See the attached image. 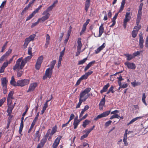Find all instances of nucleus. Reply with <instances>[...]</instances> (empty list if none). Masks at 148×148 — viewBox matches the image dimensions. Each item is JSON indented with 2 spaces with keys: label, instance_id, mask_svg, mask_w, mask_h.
I'll list each match as a JSON object with an SVG mask.
<instances>
[{
  "label": "nucleus",
  "instance_id": "nucleus-1",
  "mask_svg": "<svg viewBox=\"0 0 148 148\" xmlns=\"http://www.w3.org/2000/svg\"><path fill=\"white\" fill-rule=\"evenodd\" d=\"M32 56L30 55L23 59V58H18L16 61L15 64L13 66V69L14 71L16 69H23L25 64L32 58Z\"/></svg>",
  "mask_w": 148,
  "mask_h": 148
},
{
  "label": "nucleus",
  "instance_id": "nucleus-2",
  "mask_svg": "<svg viewBox=\"0 0 148 148\" xmlns=\"http://www.w3.org/2000/svg\"><path fill=\"white\" fill-rule=\"evenodd\" d=\"M143 5V3H141L139 6L136 20V24L137 26H135L134 28V30L137 31L138 32V31L141 28V26L138 25L141 18L142 14V10Z\"/></svg>",
  "mask_w": 148,
  "mask_h": 148
},
{
  "label": "nucleus",
  "instance_id": "nucleus-3",
  "mask_svg": "<svg viewBox=\"0 0 148 148\" xmlns=\"http://www.w3.org/2000/svg\"><path fill=\"white\" fill-rule=\"evenodd\" d=\"M58 1L57 0L54 1L51 5L48 7L47 9L43 12L42 15L44 16L42 17V21H45L49 18L50 14L48 12L52 10L53 8L55 7V4L58 3Z\"/></svg>",
  "mask_w": 148,
  "mask_h": 148
},
{
  "label": "nucleus",
  "instance_id": "nucleus-4",
  "mask_svg": "<svg viewBox=\"0 0 148 148\" xmlns=\"http://www.w3.org/2000/svg\"><path fill=\"white\" fill-rule=\"evenodd\" d=\"M91 90L90 88H87L83 91L81 92L79 94V100L83 102L85 101L88 98L86 95L89 93Z\"/></svg>",
  "mask_w": 148,
  "mask_h": 148
},
{
  "label": "nucleus",
  "instance_id": "nucleus-5",
  "mask_svg": "<svg viewBox=\"0 0 148 148\" xmlns=\"http://www.w3.org/2000/svg\"><path fill=\"white\" fill-rule=\"evenodd\" d=\"M36 35L35 34H33L29 36L26 38L24 41V43L23 45V47L24 49L27 48L29 43L32 41H33Z\"/></svg>",
  "mask_w": 148,
  "mask_h": 148
},
{
  "label": "nucleus",
  "instance_id": "nucleus-6",
  "mask_svg": "<svg viewBox=\"0 0 148 148\" xmlns=\"http://www.w3.org/2000/svg\"><path fill=\"white\" fill-rule=\"evenodd\" d=\"M30 82L29 79H24L18 80L17 82V85L18 86L23 87L28 85Z\"/></svg>",
  "mask_w": 148,
  "mask_h": 148
},
{
  "label": "nucleus",
  "instance_id": "nucleus-7",
  "mask_svg": "<svg viewBox=\"0 0 148 148\" xmlns=\"http://www.w3.org/2000/svg\"><path fill=\"white\" fill-rule=\"evenodd\" d=\"M53 69L49 68L47 69L45 71V75L43 76V79L45 80L47 78L50 79L51 77Z\"/></svg>",
  "mask_w": 148,
  "mask_h": 148
},
{
  "label": "nucleus",
  "instance_id": "nucleus-8",
  "mask_svg": "<svg viewBox=\"0 0 148 148\" xmlns=\"http://www.w3.org/2000/svg\"><path fill=\"white\" fill-rule=\"evenodd\" d=\"M82 38H78V40L77 41V51L76 53L75 56H79L81 51V49L82 46V44L81 42Z\"/></svg>",
  "mask_w": 148,
  "mask_h": 148
},
{
  "label": "nucleus",
  "instance_id": "nucleus-9",
  "mask_svg": "<svg viewBox=\"0 0 148 148\" xmlns=\"http://www.w3.org/2000/svg\"><path fill=\"white\" fill-rule=\"evenodd\" d=\"M12 49H9L8 51L0 58V63L3 61L5 59L7 58L12 52Z\"/></svg>",
  "mask_w": 148,
  "mask_h": 148
},
{
  "label": "nucleus",
  "instance_id": "nucleus-10",
  "mask_svg": "<svg viewBox=\"0 0 148 148\" xmlns=\"http://www.w3.org/2000/svg\"><path fill=\"white\" fill-rule=\"evenodd\" d=\"M110 111H107L103 112V113L98 115L97 117H95L94 120L95 121H97L98 119L104 117L108 116L110 114Z\"/></svg>",
  "mask_w": 148,
  "mask_h": 148
},
{
  "label": "nucleus",
  "instance_id": "nucleus-11",
  "mask_svg": "<svg viewBox=\"0 0 148 148\" xmlns=\"http://www.w3.org/2000/svg\"><path fill=\"white\" fill-rule=\"evenodd\" d=\"M38 85V84L37 82H34L30 84L28 89L27 91V92H29L34 91Z\"/></svg>",
  "mask_w": 148,
  "mask_h": 148
},
{
  "label": "nucleus",
  "instance_id": "nucleus-12",
  "mask_svg": "<svg viewBox=\"0 0 148 148\" xmlns=\"http://www.w3.org/2000/svg\"><path fill=\"white\" fill-rule=\"evenodd\" d=\"M129 16L130 12H127L123 22V26L124 29H125L126 27L127 23L130 21V19L129 18Z\"/></svg>",
  "mask_w": 148,
  "mask_h": 148
},
{
  "label": "nucleus",
  "instance_id": "nucleus-13",
  "mask_svg": "<svg viewBox=\"0 0 148 148\" xmlns=\"http://www.w3.org/2000/svg\"><path fill=\"white\" fill-rule=\"evenodd\" d=\"M62 137L61 136H59L56 138L52 145L53 148H57L59 144L60 140L61 139Z\"/></svg>",
  "mask_w": 148,
  "mask_h": 148
},
{
  "label": "nucleus",
  "instance_id": "nucleus-14",
  "mask_svg": "<svg viewBox=\"0 0 148 148\" xmlns=\"http://www.w3.org/2000/svg\"><path fill=\"white\" fill-rule=\"evenodd\" d=\"M8 106V108L7 112L8 113V116H11L12 110L14 107V105H12V104L7 105Z\"/></svg>",
  "mask_w": 148,
  "mask_h": 148
},
{
  "label": "nucleus",
  "instance_id": "nucleus-15",
  "mask_svg": "<svg viewBox=\"0 0 148 148\" xmlns=\"http://www.w3.org/2000/svg\"><path fill=\"white\" fill-rule=\"evenodd\" d=\"M103 26V24H102L99 27V34L98 36H96L95 35V33H94L93 34L95 37H100L101 36L102 34L104 32V28Z\"/></svg>",
  "mask_w": 148,
  "mask_h": 148
},
{
  "label": "nucleus",
  "instance_id": "nucleus-16",
  "mask_svg": "<svg viewBox=\"0 0 148 148\" xmlns=\"http://www.w3.org/2000/svg\"><path fill=\"white\" fill-rule=\"evenodd\" d=\"M129 132L130 131L128 132V130L127 129L125 130L123 139V141L125 146L127 145L128 144V143L127 142L126 140L127 139V134H128Z\"/></svg>",
  "mask_w": 148,
  "mask_h": 148
},
{
  "label": "nucleus",
  "instance_id": "nucleus-17",
  "mask_svg": "<svg viewBox=\"0 0 148 148\" xmlns=\"http://www.w3.org/2000/svg\"><path fill=\"white\" fill-rule=\"evenodd\" d=\"M39 131L38 130L36 131L34 135V141H36L37 138L38 139V142L40 140V134H39Z\"/></svg>",
  "mask_w": 148,
  "mask_h": 148
},
{
  "label": "nucleus",
  "instance_id": "nucleus-18",
  "mask_svg": "<svg viewBox=\"0 0 148 148\" xmlns=\"http://www.w3.org/2000/svg\"><path fill=\"white\" fill-rule=\"evenodd\" d=\"M105 46L106 43L104 42L101 46L99 47L97 49L95 50V53L97 54L99 53L105 47Z\"/></svg>",
  "mask_w": 148,
  "mask_h": 148
},
{
  "label": "nucleus",
  "instance_id": "nucleus-19",
  "mask_svg": "<svg viewBox=\"0 0 148 148\" xmlns=\"http://www.w3.org/2000/svg\"><path fill=\"white\" fill-rule=\"evenodd\" d=\"M90 0H86L85 3L84 5V8L86 12H87L88 11V8H89L90 2Z\"/></svg>",
  "mask_w": 148,
  "mask_h": 148
},
{
  "label": "nucleus",
  "instance_id": "nucleus-20",
  "mask_svg": "<svg viewBox=\"0 0 148 148\" xmlns=\"http://www.w3.org/2000/svg\"><path fill=\"white\" fill-rule=\"evenodd\" d=\"M50 37L49 34H47L46 35V43L45 44V47L46 48H47L49 45L50 43Z\"/></svg>",
  "mask_w": 148,
  "mask_h": 148
},
{
  "label": "nucleus",
  "instance_id": "nucleus-21",
  "mask_svg": "<svg viewBox=\"0 0 148 148\" xmlns=\"http://www.w3.org/2000/svg\"><path fill=\"white\" fill-rule=\"evenodd\" d=\"M79 124V123L78 121V119H77V117H76L74 120L73 123L74 128V129H76L77 127V126Z\"/></svg>",
  "mask_w": 148,
  "mask_h": 148
},
{
  "label": "nucleus",
  "instance_id": "nucleus-22",
  "mask_svg": "<svg viewBox=\"0 0 148 148\" xmlns=\"http://www.w3.org/2000/svg\"><path fill=\"white\" fill-rule=\"evenodd\" d=\"M95 60H93L90 62L85 67L84 69V71H86L93 64H95Z\"/></svg>",
  "mask_w": 148,
  "mask_h": 148
},
{
  "label": "nucleus",
  "instance_id": "nucleus-23",
  "mask_svg": "<svg viewBox=\"0 0 148 148\" xmlns=\"http://www.w3.org/2000/svg\"><path fill=\"white\" fill-rule=\"evenodd\" d=\"M110 85L109 83L105 85L103 87V89L100 90V92L101 94H102L104 92L107 91L108 88L110 86Z\"/></svg>",
  "mask_w": 148,
  "mask_h": 148
},
{
  "label": "nucleus",
  "instance_id": "nucleus-24",
  "mask_svg": "<svg viewBox=\"0 0 148 148\" xmlns=\"http://www.w3.org/2000/svg\"><path fill=\"white\" fill-rule=\"evenodd\" d=\"M1 80L2 86H7V84L8 82V80L6 79V78H2Z\"/></svg>",
  "mask_w": 148,
  "mask_h": 148
},
{
  "label": "nucleus",
  "instance_id": "nucleus-25",
  "mask_svg": "<svg viewBox=\"0 0 148 148\" xmlns=\"http://www.w3.org/2000/svg\"><path fill=\"white\" fill-rule=\"evenodd\" d=\"M83 132L86 133V134L83 135L81 137L80 139L81 140L87 138L90 133L86 130L83 131Z\"/></svg>",
  "mask_w": 148,
  "mask_h": 148
},
{
  "label": "nucleus",
  "instance_id": "nucleus-26",
  "mask_svg": "<svg viewBox=\"0 0 148 148\" xmlns=\"http://www.w3.org/2000/svg\"><path fill=\"white\" fill-rule=\"evenodd\" d=\"M10 84L14 86H17V82H16L14 76H12L11 78V80L10 81Z\"/></svg>",
  "mask_w": 148,
  "mask_h": 148
},
{
  "label": "nucleus",
  "instance_id": "nucleus-27",
  "mask_svg": "<svg viewBox=\"0 0 148 148\" xmlns=\"http://www.w3.org/2000/svg\"><path fill=\"white\" fill-rule=\"evenodd\" d=\"M57 126L55 125L52 128L50 134V135L52 136L54 133H55L57 131Z\"/></svg>",
  "mask_w": 148,
  "mask_h": 148
},
{
  "label": "nucleus",
  "instance_id": "nucleus-28",
  "mask_svg": "<svg viewBox=\"0 0 148 148\" xmlns=\"http://www.w3.org/2000/svg\"><path fill=\"white\" fill-rule=\"evenodd\" d=\"M40 20H41V21L42 22H43L45 21H42V17L38 19L37 21L36 22L34 23H33L32 24V25L31 26V28H33L34 26L37 25L39 23Z\"/></svg>",
  "mask_w": 148,
  "mask_h": 148
},
{
  "label": "nucleus",
  "instance_id": "nucleus-29",
  "mask_svg": "<svg viewBox=\"0 0 148 148\" xmlns=\"http://www.w3.org/2000/svg\"><path fill=\"white\" fill-rule=\"evenodd\" d=\"M43 58L44 57L43 56H39L37 59L36 62L41 64Z\"/></svg>",
  "mask_w": 148,
  "mask_h": 148
},
{
  "label": "nucleus",
  "instance_id": "nucleus-30",
  "mask_svg": "<svg viewBox=\"0 0 148 148\" xmlns=\"http://www.w3.org/2000/svg\"><path fill=\"white\" fill-rule=\"evenodd\" d=\"M90 121L88 120H85L84 122H83L82 124V126L86 128V125L88 124Z\"/></svg>",
  "mask_w": 148,
  "mask_h": 148
},
{
  "label": "nucleus",
  "instance_id": "nucleus-31",
  "mask_svg": "<svg viewBox=\"0 0 148 148\" xmlns=\"http://www.w3.org/2000/svg\"><path fill=\"white\" fill-rule=\"evenodd\" d=\"M20 69H16L15 70H18V71L17 72V77H20L22 75L23 73V71H20Z\"/></svg>",
  "mask_w": 148,
  "mask_h": 148
},
{
  "label": "nucleus",
  "instance_id": "nucleus-32",
  "mask_svg": "<svg viewBox=\"0 0 148 148\" xmlns=\"http://www.w3.org/2000/svg\"><path fill=\"white\" fill-rule=\"evenodd\" d=\"M87 60V58L86 57L85 58H84L82 60H81L78 61V65H80L84 63Z\"/></svg>",
  "mask_w": 148,
  "mask_h": 148
},
{
  "label": "nucleus",
  "instance_id": "nucleus-33",
  "mask_svg": "<svg viewBox=\"0 0 148 148\" xmlns=\"http://www.w3.org/2000/svg\"><path fill=\"white\" fill-rule=\"evenodd\" d=\"M56 63V60H54L52 61L51 62V64L50 65V67L49 68L51 69H53L54 68L55 65Z\"/></svg>",
  "mask_w": 148,
  "mask_h": 148
},
{
  "label": "nucleus",
  "instance_id": "nucleus-34",
  "mask_svg": "<svg viewBox=\"0 0 148 148\" xmlns=\"http://www.w3.org/2000/svg\"><path fill=\"white\" fill-rule=\"evenodd\" d=\"M131 84L132 86L133 87H135L136 86H139L140 85L141 83L140 82H136V80H135L133 82H132Z\"/></svg>",
  "mask_w": 148,
  "mask_h": 148
},
{
  "label": "nucleus",
  "instance_id": "nucleus-35",
  "mask_svg": "<svg viewBox=\"0 0 148 148\" xmlns=\"http://www.w3.org/2000/svg\"><path fill=\"white\" fill-rule=\"evenodd\" d=\"M145 93H144L143 94V96L142 99V100L143 103L146 105L147 106V104L146 102L145 101V99L146 98Z\"/></svg>",
  "mask_w": 148,
  "mask_h": 148
},
{
  "label": "nucleus",
  "instance_id": "nucleus-36",
  "mask_svg": "<svg viewBox=\"0 0 148 148\" xmlns=\"http://www.w3.org/2000/svg\"><path fill=\"white\" fill-rule=\"evenodd\" d=\"M86 26L83 25L82 27V29L80 32V35H81L82 34L84 33L86 29Z\"/></svg>",
  "mask_w": 148,
  "mask_h": 148
},
{
  "label": "nucleus",
  "instance_id": "nucleus-37",
  "mask_svg": "<svg viewBox=\"0 0 148 148\" xmlns=\"http://www.w3.org/2000/svg\"><path fill=\"white\" fill-rule=\"evenodd\" d=\"M143 39H139V45L140 48H143Z\"/></svg>",
  "mask_w": 148,
  "mask_h": 148
},
{
  "label": "nucleus",
  "instance_id": "nucleus-38",
  "mask_svg": "<svg viewBox=\"0 0 148 148\" xmlns=\"http://www.w3.org/2000/svg\"><path fill=\"white\" fill-rule=\"evenodd\" d=\"M65 50V48L64 47V49L60 52L59 58L62 59V57L64 55Z\"/></svg>",
  "mask_w": 148,
  "mask_h": 148
},
{
  "label": "nucleus",
  "instance_id": "nucleus-39",
  "mask_svg": "<svg viewBox=\"0 0 148 148\" xmlns=\"http://www.w3.org/2000/svg\"><path fill=\"white\" fill-rule=\"evenodd\" d=\"M47 139L44 137H43L42 139L41 140L40 143L44 146L45 144L47 141Z\"/></svg>",
  "mask_w": 148,
  "mask_h": 148
},
{
  "label": "nucleus",
  "instance_id": "nucleus-40",
  "mask_svg": "<svg viewBox=\"0 0 148 148\" xmlns=\"http://www.w3.org/2000/svg\"><path fill=\"white\" fill-rule=\"evenodd\" d=\"M138 32L137 31L134 30L132 33V37L134 38H135L137 36Z\"/></svg>",
  "mask_w": 148,
  "mask_h": 148
},
{
  "label": "nucleus",
  "instance_id": "nucleus-41",
  "mask_svg": "<svg viewBox=\"0 0 148 148\" xmlns=\"http://www.w3.org/2000/svg\"><path fill=\"white\" fill-rule=\"evenodd\" d=\"M13 91H10L8 94L7 98H13Z\"/></svg>",
  "mask_w": 148,
  "mask_h": 148
},
{
  "label": "nucleus",
  "instance_id": "nucleus-42",
  "mask_svg": "<svg viewBox=\"0 0 148 148\" xmlns=\"http://www.w3.org/2000/svg\"><path fill=\"white\" fill-rule=\"evenodd\" d=\"M105 97H103L101 101L99 104L103 106H104V105H105Z\"/></svg>",
  "mask_w": 148,
  "mask_h": 148
},
{
  "label": "nucleus",
  "instance_id": "nucleus-43",
  "mask_svg": "<svg viewBox=\"0 0 148 148\" xmlns=\"http://www.w3.org/2000/svg\"><path fill=\"white\" fill-rule=\"evenodd\" d=\"M41 64L36 62L35 66L36 69L37 70H39Z\"/></svg>",
  "mask_w": 148,
  "mask_h": 148
},
{
  "label": "nucleus",
  "instance_id": "nucleus-44",
  "mask_svg": "<svg viewBox=\"0 0 148 148\" xmlns=\"http://www.w3.org/2000/svg\"><path fill=\"white\" fill-rule=\"evenodd\" d=\"M6 98L5 97H3L0 100V107L3 104L6 100Z\"/></svg>",
  "mask_w": 148,
  "mask_h": 148
},
{
  "label": "nucleus",
  "instance_id": "nucleus-45",
  "mask_svg": "<svg viewBox=\"0 0 148 148\" xmlns=\"http://www.w3.org/2000/svg\"><path fill=\"white\" fill-rule=\"evenodd\" d=\"M119 117H120V116H119L118 114H114L110 117V119H112L114 118L119 119Z\"/></svg>",
  "mask_w": 148,
  "mask_h": 148
},
{
  "label": "nucleus",
  "instance_id": "nucleus-46",
  "mask_svg": "<svg viewBox=\"0 0 148 148\" xmlns=\"http://www.w3.org/2000/svg\"><path fill=\"white\" fill-rule=\"evenodd\" d=\"M25 107L26 108L25 110V112H24L23 113V114H22V116H24L25 115V114H26V113L27 112L29 108V107L28 106V105H26L25 106Z\"/></svg>",
  "mask_w": 148,
  "mask_h": 148
},
{
  "label": "nucleus",
  "instance_id": "nucleus-47",
  "mask_svg": "<svg viewBox=\"0 0 148 148\" xmlns=\"http://www.w3.org/2000/svg\"><path fill=\"white\" fill-rule=\"evenodd\" d=\"M142 118V117H136L133 119H132V120H131V121H130V124H132L134 123V122L136 121L137 120L139 119H141Z\"/></svg>",
  "mask_w": 148,
  "mask_h": 148
},
{
  "label": "nucleus",
  "instance_id": "nucleus-48",
  "mask_svg": "<svg viewBox=\"0 0 148 148\" xmlns=\"http://www.w3.org/2000/svg\"><path fill=\"white\" fill-rule=\"evenodd\" d=\"M2 88L3 91V93L4 94H5L7 93L8 89L7 88V86H3Z\"/></svg>",
  "mask_w": 148,
  "mask_h": 148
},
{
  "label": "nucleus",
  "instance_id": "nucleus-49",
  "mask_svg": "<svg viewBox=\"0 0 148 148\" xmlns=\"http://www.w3.org/2000/svg\"><path fill=\"white\" fill-rule=\"evenodd\" d=\"M34 14L32 12L31 14L29 15V16L27 17V19L26 20V21H28L30 20L31 18H32L34 16Z\"/></svg>",
  "mask_w": 148,
  "mask_h": 148
},
{
  "label": "nucleus",
  "instance_id": "nucleus-50",
  "mask_svg": "<svg viewBox=\"0 0 148 148\" xmlns=\"http://www.w3.org/2000/svg\"><path fill=\"white\" fill-rule=\"evenodd\" d=\"M13 98H7V105H9L12 104V99Z\"/></svg>",
  "mask_w": 148,
  "mask_h": 148
},
{
  "label": "nucleus",
  "instance_id": "nucleus-51",
  "mask_svg": "<svg viewBox=\"0 0 148 148\" xmlns=\"http://www.w3.org/2000/svg\"><path fill=\"white\" fill-rule=\"evenodd\" d=\"M50 131H51V130L50 129H49L47 130V132L46 134L44 136V137L47 139L48 137L49 136V134H50Z\"/></svg>",
  "mask_w": 148,
  "mask_h": 148
},
{
  "label": "nucleus",
  "instance_id": "nucleus-52",
  "mask_svg": "<svg viewBox=\"0 0 148 148\" xmlns=\"http://www.w3.org/2000/svg\"><path fill=\"white\" fill-rule=\"evenodd\" d=\"M32 48L29 47L28 49V54L31 56L32 55Z\"/></svg>",
  "mask_w": 148,
  "mask_h": 148
},
{
  "label": "nucleus",
  "instance_id": "nucleus-53",
  "mask_svg": "<svg viewBox=\"0 0 148 148\" xmlns=\"http://www.w3.org/2000/svg\"><path fill=\"white\" fill-rule=\"evenodd\" d=\"M35 123H32L31 125L30 126V127L29 129V130L28 131V133H30L32 130V129H33V127H34V125H35Z\"/></svg>",
  "mask_w": 148,
  "mask_h": 148
},
{
  "label": "nucleus",
  "instance_id": "nucleus-54",
  "mask_svg": "<svg viewBox=\"0 0 148 148\" xmlns=\"http://www.w3.org/2000/svg\"><path fill=\"white\" fill-rule=\"evenodd\" d=\"M136 67L135 64L133 63H130V69H134Z\"/></svg>",
  "mask_w": 148,
  "mask_h": 148
},
{
  "label": "nucleus",
  "instance_id": "nucleus-55",
  "mask_svg": "<svg viewBox=\"0 0 148 148\" xmlns=\"http://www.w3.org/2000/svg\"><path fill=\"white\" fill-rule=\"evenodd\" d=\"M88 78L86 76V75L85 74L83 75H82L80 78V79H81L82 80H83V79H86Z\"/></svg>",
  "mask_w": 148,
  "mask_h": 148
},
{
  "label": "nucleus",
  "instance_id": "nucleus-56",
  "mask_svg": "<svg viewBox=\"0 0 148 148\" xmlns=\"http://www.w3.org/2000/svg\"><path fill=\"white\" fill-rule=\"evenodd\" d=\"M83 102V101L79 100V102L77 104V106L76 107V108H79L80 107L81 105V104Z\"/></svg>",
  "mask_w": 148,
  "mask_h": 148
},
{
  "label": "nucleus",
  "instance_id": "nucleus-57",
  "mask_svg": "<svg viewBox=\"0 0 148 148\" xmlns=\"http://www.w3.org/2000/svg\"><path fill=\"white\" fill-rule=\"evenodd\" d=\"M75 117V115H74L72 113L71 114L70 116V119L68 121L69 122H70V121L73 119Z\"/></svg>",
  "mask_w": 148,
  "mask_h": 148
},
{
  "label": "nucleus",
  "instance_id": "nucleus-58",
  "mask_svg": "<svg viewBox=\"0 0 148 148\" xmlns=\"http://www.w3.org/2000/svg\"><path fill=\"white\" fill-rule=\"evenodd\" d=\"M140 51H138L136 52H135L133 53V56L134 57L140 54Z\"/></svg>",
  "mask_w": 148,
  "mask_h": 148
},
{
  "label": "nucleus",
  "instance_id": "nucleus-59",
  "mask_svg": "<svg viewBox=\"0 0 148 148\" xmlns=\"http://www.w3.org/2000/svg\"><path fill=\"white\" fill-rule=\"evenodd\" d=\"M8 64H9L7 61L6 62H5L3 63L2 66L5 69V68L7 66Z\"/></svg>",
  "mask_w": 148,
  "mask_h": 148
},
{
  "label": "nucleus",
  "instance_id": "nucleus-60",
  "mask_svg": "<svg viewBox=\"0 0 148 148\" xmlns=\"http://www.w3.org/2000/svg\"><path fill=\"white\" fill-rule=\"evenodd\" d=\"M112 123V121L110 120H109L108 121L106 122L105 124V125L106 127L108 126L109 125L111 124Z\"/></svg>",
  "mask_w": 148,
  "mask_h": 148
},
{
  "label": "nucleus",
  "instance_id": "nucleus-61",
  "mask_svg": "<svg viewBox=\"0 0 148 148\" xmlns=\"http://www.w3.org/2000/svg\"><path fill=\"white\" fill-rule=\"evenodd\" d=\"M114 87L112 86L108 90L110 91V92H111L112 93H113L114 91L113 90Z\"/></svg>",
  "mask_w": 148,
  "mask_h": 148
},
{
  "label": "nucleus",
  "instance_id": "nucleus-62",
  "mask_svg": "<svg viewBox=\"0 0 148 148\" xmlns=\"http://www.w3.org/2000/svg\"><path fill=\"white\" fill-rule=\"evenodd\" d=\"M62 59H59V60L58 61V68L60 66L61 61Z\"/></svg>",
  "mask_w": 148,
  "mask_h": 148
},
{
  "label": "nucleus",
  "instance_id": "nucleus-63",
  "mask_svg": "<svg viewBox=\"0 0 148 148\" xmlns=\"http://www.w3.org/2000/svg\"><path fill=\"white\" fill-rule=\"evenodd\" d=\"M93 73L92 71H89L87 73H86L85 74L88 77V76L92 74Z\"/></svg>",
  "mask_w": 148,
  "mask_h": 148
},
{
  "label": "nucleus",
  "instance_id": "nucleus-64",
  "mask_svg": "<svg viewBox=\"0 0 148 148\" xmlns=\"http://www.w3.org/2000/svg\"><path fill=\"white\" fill-rule=\"evenodd\" d=\"M119 112V111L118 110H116L112 112H111V114H116L118 113Z\"/></svg>",
  "mask_w": 148,
  "mask_h": 148
}]
</instances>
